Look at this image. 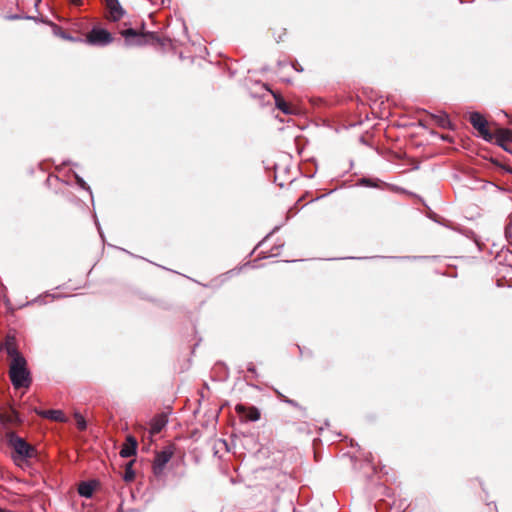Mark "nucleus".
I'll return each mask as SVG.
<instances>
[{
    "label": "nucleus",
    "instance_id": "nucleus-7",
    "mask_svg": "<svg viewBox=\"0 0 512 512\" xmlns=\"http://www.w3.org/2000/svg\"><path fill=\"white\" fill-rule=\"evenodd\" d=\"M105 7L109 13V20L117 22L125 15V10L121 6L119 0H103Z\"/></svg>",
    "mask_w": 512,
    "mask_h": 512
},
{
    "label": "nucleus",
    "instance_id": "nucleus-3",
    "mask_svg": "<svg viewBox=\"0 0 512 512\" xmlns=\"http://www.w3.org/2000/svg\"><path fill=\"white\" fill-rule=\"evenodd\" d=\"M126 46H144L150 42L158 41V37L153 32H137L129 28L121 31Z\"/></svg>",
    "mask_w": 512,
    "mask_h": 512
},
{
    "label": "nucleus",
    "instance_id": "nucleus-26",
    "mask_svg": "<svg viewBox=\"0 0 512 512\" xmlns=\"http://www.w3.org/2000/svg\"><path fill=\"white\" fill-rule=\"evenodd\" d=\"M486 507L489 510V512H497V507L493 503H487Z\"/></svg>",
    "mask_w": 512,
    "mask_h": 512
},
{
    "label": "nucleus",
    "instance_id": "nucleus-2",
    "mask_svg": "<svg viewBox=\"0 0 512 512\" xmlns=\"http://www.w3.org/2000/svg\"><path fill=\"white\" fill-rule=\"evenodd\" d=\"M482 140L487 142H494L502 147L505 151L512 153L509 143L512 142V131L510 129L501 128L496 126L495 131H492L489 126V121L482 114Z\"/></svg>",
    "mask_w": 512,
    "mask_h": 512
},
{
    "label": "nucleus",
    "instance_id": "nucleus-23",
    "mask_svg": "<svg viewBox=\"0 0 512 512\" xmlns=\"http://www.w3.org/2000/svg\"><path fill=\"white\" fill-rule=\"evenodd\" d=\"M360 183L366 187H376L377 184L370 178H362Z\"/></svg>",
    "mask_w": 512,
    "mask_h": 512
},
{
    "label": "nucleus",
    "instance_id": "nucleus-1",
    "mask_svg": "<svg viewBox=\"0 0 512 512\" xmlns=\"http://www.w3.org/2000/svg\"><path fill=\"white\" fill-rule=\"evenodd\" d=\"M7 353L12 357L9 376L14 388H28L32 383V378L27 368L26 359L12 347L7 348Z\"/></svg>",
    "mask_w": 512,
    "mask_h": 512
},
{
    "label": "nucleus",
    "instance_id": "nucleus-25",
    "mask_svg": "<svg viewBox=\"0 0 512 512\" xmlns=\"http://www.w3.org/2000/svg\"><path fill=\"white\" fill-rule=\"evenodd\" d=\"M274 393L276 394L277 398L281 401V402H284V400L286 399L287 396H285L282 392H280L278 389H274Z\"/></svg>",
    "mask_w": 512,
    "mask_h": 512
},
{
    "label": "nucleus",
    "instance_id": "nucleus-4",
    "mask_svg": "<svg viewBox=\"0 0 512 512\" xmlns=\"http://www.w3.org/2000/svg\"><path fill=\"white\" fill-rule=\"evenodd\" d=\"M10 444L14 449L16 456H14V460H26L35 456V448L26 442L25 439L17 436L11 435Z\"/></svg>",
    "mask_w": 512,
    "mask_h": 512
},
{
    "label": "nucleus",
    "instance_id": "nucleus-17",
    "mask_svg": "<svg viewBox=\"0 0 512 512\" xmlns=\"http://www.w3.org/2000/svg\"><path fill=\"white\" fill-rule=\"evenodd\" d=\"M470 122L478 134H480V112L470 114Z\"/></svg>",
    "mask_w": 512,
    "mask_h": 512
},
{
    "label": "nucleus",
    "instance_id": "nucleus-19",
    "mask_svg": "<svg viewBox=\"0 0 512 512\" xmlns=\"http://www.w3.org/2000/svg\"><path fill=\"white\" fill-rule=\"evenodd\" d=\"M124 480L126 482H130V481H133L134 478H135V473L134 471L132 470L131 468V463L128 465V467L126 468L125 470V473H124Z\"/></svg>",
    "mask_w": 512,
    "mask_h": 512
},
{
    "label": "nucleus",
    "instance_id": "nucleus-20",
    "mask_svg": "<svg viewBox=\"0 0 512 512\" xmlns=\"http://www.w3.org/2000/svg\"><path fill=\"white\" fill-rule=\"evenodd\" d=\"M284 403H286V404H288V405H290V406H292V407H294V408H296V409H298V410H300V411H302L304 413L306 411V409L303 406H301L297 401H295L293 399H290L288 397H286V399L284 400Z\"/></svg>",
    "mask_w": 512,
    "mask_h": 512
},
{
    "label": "nucleus",
    "instance_id": "nucleus-10",
    "mask_svg": "<svg viewBox=\"0 0 512 512\" xmlns=\"http://www.w3.org/2000/svg\"><path fill=\"white\" fill-rule=\"evenodd\" d=\"M275 105L286 115H292L295 113V109L286 102L280 95L274 94Z\"/></svg>",
    "mask_w": 512,
    "mask_h": 512
},
{
    "label": "nucleus",
    "instance_id": "nucleus-22",
    "mask_svg": "<svg viewBox=\"0 0 512 512\" xmlns=\"http://www.w3.org/2000/svg\"><path fill=\"white\" fill-rule=\"evenodd\" d=\"M247 417L250 421H257L260 418V412L257 408L252 407Z\"/></svg>",
    "mask_w": 512,
    "mask_h": 512
},
{
    "label": "nucleus",
    "instance_id": "nucleus-28",
    "mask_svg": "<svg viewBox=\"0 0 512 512\" xmlns=\"http://www.w3.org/2000/svg\"><path fill=\"white\" fill-rule=\"evenodd\" d=\"M69 1H70L72 4L77 5V6H79V5H81V4H82V0H69Z\"/></svg>",
    "mask_w": 512,
    "mask_h": 512
},
{
    "label": "nucleus",
    "instance_id": "nucleus-29",
    "mask_svg": "<svg viewBox=\"0 0 512 512\" xmlns=\"http://www.w3.org/2000/svg\"><path fill=\"white\" fill-rule=\"evenodd\" d=\"M503 268H504L505 270H507V271H508V270H509V271H512V266H511V265H503Z\"/></svg>",
    "mask_w": 512,
    "mask_h": 512
},
{
    "label": "nucleus",
    "instance_id": "nucleus-24",
    "mask_svg": "<svg viewBox=\"0 0 512 512\" xmlns=\"http://www.w3.org/2000/svg\"><path fill=\"white\" fill-rule=\"evenodd\" d=\"M247 370H248V372H250V373H252L253 375L257 376V370H256V367H255V365H254L252 362L248 363V365H247Z\"/></svg>",
    "mask_w": 512,
    "mask_h": 512
},
{
    "label": "nucleus",
    "instance_id": "nucleus-18",
    "mask_svg": "<svg viewBox=\"0 0 512 512\" xmlns=\"http://www.w3.org/2000/svg\"><path fill=\"white\" fill-rule=\"evenodd\" d=\"M75 419H76L77 428L80 431L85 430L87 427V423H86V420L84 419V417L79 413H75Z\"/></svg>",
    "mask_w": 512,
    "mask_h": 512
},
{
    "label": "nucleus",
    "instance_id": "nucleus-5",
    "mask_svg": "<svg viewBox=\"0 0 512 512\" xmlns=\"http://www.w3.org/2000/svg\"><path fill=\"white\" fill-rule=\"evenodd\" d=\"M87 42L95 46H106L113 42V36L106 29L94 27L87 35Z\"/></svg>",
    "mask_w": 512,
    "mask_h": 512
},
{
    "label": "nucleus",
    "instance_id": "nucleus-30",
    "mask_svg": "<svg viewBox=\"0 0 512 512\" xmlns=\"http://www.w3.org/2000/svg\"><path fill=\"white\" fill-rule=\"evenodd\" d=\"M500 257H501L500 255H497V256L495 257V261H497V260H498V264H502V262H501V260H500Z\"/></svg>",
    "mask_w": 512,
    "mask_h": 512
},
{
    "label": "nucleus",
    "instance_id": "nucleus-16",
    "mask_svg": "<svg viewBox=\"0 0 512 512\" xmlns=\"http://www.w3.org/2000/svg\"><path fill=\"white\" fill-rule=\"evenodd\" d=\"M481 189L482 190H488V189H491L493 191H499V192H504L505 189L501 186H499L498 184H496L495 182L493 181H490V180H485L482 178V186H481Z\"/></svg>",
    "mask_w": 512,
    "mask_h": 512
},
{
    "label": "nucleus",
    "instance_id": "nucleus-15",
    "mask_svg": "<svg viewBox=\"0 0 512 512\" xmlns=\"http://www.w3.org/2000/svg\"><path fill=\"white\" fill-rule=\"evenodd\" d=\"M486 161H489L491 162L495 167L501 169V170H504L505 172H508V173H511L512 174V169H509V168H506L505 166H503L502 164H500L496 159H493V158H488L487 156L485 155H482V164H481V167H482V170L484 169V167L486 166Z\"/></svg>",
    "mask_w": 512,
    "mask_h": 512
},
{
    "label": "nucleus",
    "instance_id": "nucleus-31",
    "mask_svg": "<svg viewBox=\"0 0 512 512\" xmlns=\"http://www.w3.org/2000/svg\"><path fill=\"white\" fill-rule=\"evenodd\" d=\"M475 243L480 248V242L478 240H475Z\"/></svg>",
    "mask_w": 512,
    "mask_h": 512
},
{
    "label": "nucleus",
    "instance_id": "nucleus-27",
    "mask_svg": "<svg viewBox=\"0 0 512 512\" xmlns=\"http://www.w3.org/2000/svg\"><path fill=\"white\" fill-rule=\"evenodd\" d=\"M59 36H61L62 38L64 39H68V40H74L72 37H70L69 35H67L65 32L63 31H60L59 33H57Z\"/></svg>",
    "mask_w": 512,
    "mask_h": 512
},
{
    "label": "nucleus",
    "instance_id": "nucleus-9",
    "mask_svg": "<svg viewBox=\"0 0 512 512\" xmlns=\"http://www.w3.org/2000/svg\"><path fill=\"white\" fill-rule=\"evenodd\" d=\"M136 449H137V441L133 437L129 436L127 438V443L125 445H123L119 454L123 458H129L136 454Z\"/></svg>",
    "mask_w": 512,
    "mask_h": 512
},
{
    "label": "nucleus",
    "instance_id": "nucleus-13",
    "mask_svg": "<svg viewBox=\"0 0 512 512\" xmlns=\"http://www.w3.org/2000/svg\"><path fill=\"white\" fill-rule=\"evenodd\" d=\"M433 117L435 118L436 123L440 127L453 129L452 122L450 121V119L446 113L442 112L438 115H433Z\"/></svg>",
    "mask_w": 512,
    "mask_h": 512
},
{
    "label": "nucleus",
    "instance_id": "nucleus-14",
    "mask_svg": "<svg viewBox=\"0 0 512 512\" xmlns=\"http://www.w3.org/2000/svg\"><path fill=\"white\" fill-rule=\"evenodd\" d=\"M477 183H478V179L475 174L470 175L467 173L463 180V186L468 189H471V190L477 189Z\"/></svg>",
    "mask_w": 512,
    "mask_h": 512
},
{
    "label": "nucleus",
    "instance_id": "nucleus-21",
    "mask_svg": "<svg viewBox=\"0 0 512 512\" xmlns=\"http://www.w3.org/2000/svg\"><path fill=\"white\" fill-rule=\"evenodd\" d=\"M75 179H76V183L83 189L87 190L91 195H92V191H91V188L90 186L87 185V183L84 181V179L82 177H80L79 175H75Z\"/></svg>",
    "mask_w": 512,
    "mask_h": 512
},
{
    "label": "nucleus",
    "instance_id": "nucleus-6",
    "mask_svg": "<svg viewBox=\"0 0 512 512\" xmlns=\"http://www.w3.org/2000/svg\"><path fill=\"white\" fill-rule=\"evenodd\" d=\"M172 456L173 451L169 448H166L156 453L152 465V470L156 477H160L163 475L164 469L167 463L171 460Z\"/></svg>",
    "mask_w": 512,
    "mask_h": 512
},
{
    "label": "nucleus",
    "instance_id": "nucleus-32",
    "mask_svg": "<svg viewBox=\"0 0 512 512\" xmlns=\"http://www.w3.org/2000/svg\"><path fill=\"white\" fill-rule=\"evenodd\" d=\"M493 266H494V263H493V262H490V263H489V267L493 268Z\"/></svg>",
    "mask_w": 512,
    "mask_h": 512
},
{
    "label": "nucleus",
    "instance_id": "nucleus-12",
    "mask_svg": "<svg viewBox=\"0 0 512 512\" xmlns=\"http://www.w3.org/2000/svg\"><path fill=\"white\" fill-rule=\"evenodd\" d=\"M41 415L47 419L58 421V422H65L66 416L61 410H46L41 413Z\"/></svg>",
    "mask_w": 512,
    "mask_h": 512
},
{
    "label": "nucleus",
    "instance_id": "nucleus-8",
    "mask_svg": "<svg viewBox=\"0 0 512 512\" xmlns=\"http://www.w3.org/2000/svg\"><path fill=\"white\" fill-rule=\"evenodd\" d=\"M167 424V418L165 415H156L150 422V431L151 435H156L162 431V429Z\"/></svg>",
    "mask_w": 512,
    "mask_h": 512
},
{
    "label": "nucleus",
    "instance_id": "nucleus-11",
    "mask_svg": "<svg viewBox=\"0 0 512 512\" xmlns=\"http://www.w3.org/2000/svg\"><path fill=\"white\" fill-rule=\"evenodd\" d=\"M95 484L91 481L81 482L78 486V493L85 498H91L94 492Z\"/></svg>",
    "mask_w": 512,
    "mask_h": 512
}]
</instances>
